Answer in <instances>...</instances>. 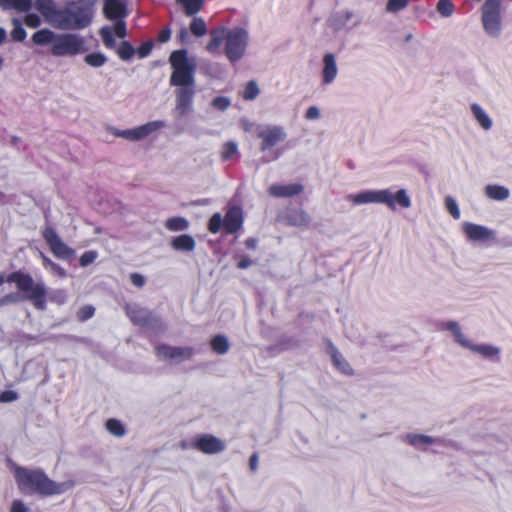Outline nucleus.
<instances>
[{"instance_id":"obj_57","label":"nucleus","mask_w":512,"mask_h":512,"mask_svg":"<svg viewBox=\"0 0 512 512\" xmlns=\"http://www.w3.org/2000/svg\"><path fill=\"white\" fill-rule=\"evenodd\" d=\"M252 264H253V261L249 257L243 256L237 262V268L246 269V268L250 267Z\"/></svg>"},{"instance_id":"obj_51","label":"nucleus","mask_w":512,"mask_h":512,"mask_svg":"<svg viewBox=\"0 0 512 512\" xmlns=\"http://www.w3.org/2000/svg\"><path fill=\"white\" fill-rule=\"evenodd\" d=\"M18 399V394L13 390H5L0 394V401L3 403L13 402Z\"/></svg>"},{"instance_id":"obj_48","label":"nucleus","mask_w":512,"mask_h":512,"mask_svg":"<svg viewBox=\"0 0 512 512\" xmlns=\"http://www.w3.org/2000/svg\"><path fill=\"white\" fill-rule=\"evenodd\" d=\"M445 206L453 218H455V219L460 218V210L458 208L457 203L455 202V200L453 198L447 197L445 199Z\"/></svg>"},{"instance_id":"obj_16","label":"nucleus","mask_w":512,"mask_h":512,"mask_svg":"<svg viewBox=\"0 0 512 512\" xmlns=\"http://www.w3.org/2000/svg\"><path fill=\"white\" fill-rule=\"evenodd\" d=\"M243 224L242 210L238 206L229 208L224 216V230L227 234L238 232Z\"/></svg>"},{"instance_id":"obj_8","label":"nucleus","mask_w":512,"mask_h":512,"mask_svg":"<svg viewBox=\"0 0 512 512\" xmlns=\"http://www.w3.org/2000/svg\"><path fill=\"white\" fill-rule=\"evenodd\" d=\"M42 236L55 257L70 259L74 256V250L62 241L53 227H45Z\"/></svg>"},{"instance_id":"obj_7","label":"nucleus","mask_w":512,"mask_h":512,"mask_svg":"<svg viewBox=\"0 0 512 512\" xmlns=\"http://www.w3.org/2000/svg\"><path fill=\"white\" fill-rule=\"evenodd\" d=\"M50 51L55 57L76 56L87 51L86 41L74 33L57 34Z\"/></svg>"},{"instance_id":"obj_15","label":"nucleus","mask_w":512,"mask_h":512,"mask_svg":"<svg viewBox=\"0 0 512 512\" xmlns=\"http://www.w3.org/2000/svg\"><path fill=\"white\" fill-rule=\"evenodd\" d=\"M463 230L466 236L472 241H488L495 239L493 230L474 223H465Z\"/></svg>"},{"instance_id":"obj_3","label":"nucleus","mask_w":512,"mask_h":512,"mask_svg":"<svg viewBox=\"0 0 512 512\" xmlns=\"http://www.w3.org/2000/svg\"><path fill=\"white\" fill-rule=\"evenodd\" d=\"M209 34L210 41L206 45L209 53H216L225 41V54L230 62H237L244 56L248 45V33L244 28L217 27L211 29Z\"/></svg>"},{"instance_id":"obj_14","label":"nucleus","mask_w":512,"mask_h":512,"mask_svg":"<svg viewBox=\"0 0 512 512\" xmlns=\"http://www.w3.org/2000/svg\"><path fill=\"white\" fill-rule=\"evenodd\" d=\"M156 354L161 359L184 361L193 356L194 350L192 347H173L162 344L156 347Z\"/></svg>"},{"instance_id":"obj_43","label":"nucleus","mask_w":512,"mask_h":512,"mask_svg":"<svg viewBox=\"0 0 512 512\" xmlns=\"http://www.w3.org/2000/svg\"><path fill=\"white\" fill-rule=\"evenodd\" d=\"M238 154V147L237 144L233 141H228L223 145L222 151H221V159L223 161L230 160L234 156Z\"/></svg>"},{"instance_id":"obj_64","label":"nucleus","mask_w":512,"mask_h":512,"mask_svg":"<svg viewBox=\"0 0 512 512\" xmlns=\"http://www.w3.org/2000/svg\"><path fill=\"white\" fill-rule=\"evenodd\" d=\"M280 155H281V151L277 150V151H275V152L273 153V157H272V158H270V159H265L264 161H265V162H269L270 160H276V159H278V158L280 157Z\"/></svg>"},{"instance_id":"obj_39","label":"nucleus","mask_w":512,"mask_h":512,"mask_svg":"<svg viewBox=\"0 0 512 512\" xmlns=\"http://www.w3.org/2000/svg\"><path fill=\"white\" fill-rule=\"evenodd\" d=\"M84 61L91 67H101L107 62V57L100 52H94L87 54L84 57Z\"/></svg>"},{"instance_id":"obj_10","label":"nucleus","mask_w":512,"mask_h":512,"mask_svg":"<svg viewBox=\"0 0 512 512\" xmlns=\"http://www.w3.org/2000/svg\"><path fill=\"white\" fill-rule=\"evenodd\" d=\"M257 136L261 140L260 150L265 152L270 151L277 144L283 142L287 134L281 126L268 125L260 129Z\"/></svg>"},{"instance_id":"obj_59","label":"nucleus","mask_w":512,"mask_h":512,"mask_svg":"<svg viewBox=\"0 0 512 512\" xmlns=\"http://www.w3.org/2000/svg\"><path fill=\"white\" fill-rule=\"evenodd\" d=\"M50 270L61 278L66 277V271L59 264L54 263Z\"/></svg>"},{"instance_id":"obj_30","label":"nucleus","mask_w":512,"mask_h":512,"mask_svg":"<svg viewBox=\"0 0 512 512\" xmlns=\"http://www.w3.org/2000/svg\"><path fill=\"white\" fill-rule=\"evenodd\" d=\"M445 328L453 333L457 343L463 347L469 346V341L465 338L457 322L448 321L445 323Z\"/></svg>"},{"instance_id":"obj_5","label":"nucleus","mask_w":512,"mask_h":512,"mask_svg":"<svg viewBox=\"0 0 512 512\" xmlns=\"http://www.w3.org/2000/svg\"><path fill=\"white\" fill-rule=\"evenodd\" d=\"M350 198L356 205L365 203H383L391 210H396L397 206H400L401 208H409L411 206L410 197L404 189L398 190L395 194H392L388 189L364 191L356 195H351Z\"/></svg>"},{"instance_id":"obj_45","label":"nucleus","mask_w":512,"mask_h":512,"mask_svg":"<svg viewBox=\"0 0 512 512\" xmlns=\"http://www.w3.org/2000/svg\"><path fill=\"white\" fill-rule=\"evenodd\" d=\"M95 314V308L92 305H84L77 312V319L80 322L87 321L92 318Z\"/></svg>"},{"instance_id":"obj_9","label":"nucleus","mask_w":512,"mask_h":512,"mask_svg":"<svg viewBox=\"0 0 512 512\" xmlns=\"http://www.w3.org/2000/svg\"><path fill=\"white\" fill-rule=\"evenodd\" d=\"M125 312L130 321L141 327H156L160 319L153 312L137 304H126Z\"/></svg>"},{"instance_id":"obj_63","label":"nucleus","mask_w":512,"mask_h":512,"mask_svg":"<svg viewBox=\"0 0 512 512\" xmlns=\"http://www.w3.org/2000/svg\"><path fill=\"white\" fill-rule=\"evenodd\" d=\"M188 37V31L185 28H182L178 34L179 40L183 43L186 41Z\"/></svg>"},{"instance_id":"obj_37","label":"nucleus","mask_w":512,"mask_h":512,"mask_svg":"<svg viewBox=\"0 0 512 512\" xmlns=\"http://www.w3.org/2000/svg\"><path fill=\"white\" fill-rule=\"evenodd\" d=\"M406 439L407 442L414 447H419L421 445H429L435 442V440L432 437L422 434H408L406 436Z\"/></svg>"},{"instance_id":"obj_42","label":"nucleus","mask_w":512,"mask_h":512,"mask_svg":"<svg viewBox=\"0 0 512 512\" xmlns=\"http://www.w3.org/2000/svg\"><path fill=\"white\" fill-rule=\"evenodd\" d=\"M436 9L441 16L449 17L453 14L455 5L451 0H439Z\"/></svg>"},{"instance_id":"obj_35","label":"nucleus","mask_w":512,"mask_h":512,"mask_svg":"<svg viewBox=\"0 0 512 512\" xmlns=\"http://www.w3.org/2000/svg\"><path fill=\"white\" fill-rule=\"evenodd\" d=\"M105 427L108 432L116 437H122L125 435L124 425L117 419H108L105 423Z\"/></svg>"},{"instance_id":"obj_52","label":"nucleus","mask_w":512,"mask_h":512,"mask_svg":"<svg viewBox=\"0 0 512 512\" xmlns=\"http://www.w3.org/2000/svg\"><path fill=\"white\" fill-rule=\"evenodd\" d=\"M130 280H131V283L138 288H141L145 285V278L143 275H141L139 273H136V272L131 273Z\"/></svg>"},{"instance_id":"obj_12","label":"nucleus","mask_w":512,"mask_h":512,"mask_svg":"<svg viewBox=\"0 0 512 512\" xmlns=\"http://www.w3.org/2000/svg\"><path fill=\"white\" fill-rule=\"evenodd\" d=\"M115 24L113 27L111 26H103L99 30V35L101 37V40L104 44V46L107 49H115L116 48V41L114 36H117L118 38H124L127 35V28L126 23L124 19H118L114 20Z\"/></svg>"},{"instance_id":"obj_47","label":"nucleus","mask_w":512,"mask_h":512,"mask_svg":"<svg viewBox=\"0 0 512 512\" xmlns=\"http://www.w3.org/2000/svg\"><path fill=\"white\" fill-rule=\"evenodd\" d=\"M98 257V253L94 250L85 251L79 259V264L81 267H86L93 263Z\"/></svg>"},{"instance_id":"obj_33","label":"nucleus","mask_w":512,"mask_h":512,"mask_svg":"<svg viewBox=\"0 0 512 512\" xmlns=\"http://www.w3.org/2000/svg\"><path fill=\"white\" fill-rule=\"evenodd\" d=\"M116 53L121 60L128 61L135 55L136 49L129 41H122L118 46Z\"/></svg>"},{"instance_id":"obj_24","label":"nucleus","mask_w":512,"mask_h":512,"mask_svg":"<svg viewBox=\"0 0 512 512\" xmlns=\"http://www.w3.org/2000/svg\"><path fill=\"white\" fill-rule=\"evenodd\" d=\"M195 240L188 234H182L172 240V247L178 251H193L195 248Z\"/></svg>"},{"instance_id":"obj_28","label":"nucleus","mask_w":512,"mask_h":512,"mask_svg":"<svg viewBox=\"0 0 512 512\" xmlns=\"http://www.w3.org/2000/svg\"><path fill=\"white\" fill-rule=\"evenodd\" d=\"M471 110L473 112L474 117L476 118V120L483 129L488 130L491 128V119L478 104H472Z\"/></svg>"},{"instance_id":"obj_6","label":"nucleus","mask_w":512,"mask_h":512,"mask_svg":"<svg viewBox=\"0 0 512 512\" xmlns=\"http://www.w3.org/2000/svg\"><path fill=\"white\" fill-rule=\"evenodd\" d=\"M6 281L15 283L18 290L25 294V299L30 300L36 309L46 308V288L42 283H35L30 274L14 271L7 276Z\"/></svg>"},{"instance_id":"obj_34","label":"nucleus","mask_w":512,"mask_h":512,"mask_svg":"<svg viewBox=\"0 0 512 512\" xmlns=\"http://www.w3.org/2000/svg\"><path fill=\"white\" fill-rule=\"evenodd\" d=\"M183 11L187 16H194L202 10L204 6V0H186L181 4Z\"/></svg>"},{"instance_id":"obj_25","label":"nucleus","mask_w":512,"mask_h":512,"mask_svg":"<svg viewBox=\"0 0 512 512\" xmlns=\"http://www.w3.org/2000/svg\"><path fill=\"white\" fill-rule=\"evenodd\" d=\"M32 5V0H0V6L5 10L14 9L18 12H28Z\"/></svg>"},{"instance_id":"obj_32","label":"nucleus","mask_w":512,"mask_h":512,"mask_svg":"<svg viewBox=\"0 0 512 512\" xmlns=\"http://www.w3.org/2000/svg\"><path fill=\"white\" fill-rule=\"evenodd\" d=\"M467 348L486 358H492L499 354V349L491 345H473L469 342V346Z\"/></svg>"},{"instance_id":"obj_38","label":"nucleus","mask_w":512,"mask_h":512,"mask_svg":"<svg viewBox=\"0 0 512 512\" xmlns=\"http://www.w3.org/2000/svg\"><path fill=\"white\" fill-rule=\"evenodd\" d=\"M259 94L260 89L258 87V84L256 83V81L251 80L246 84L242 92V98L246 101H251L256 99Z\"/></svg>"},{"instance_id":"obj_11","label":"nucleus","mask_w":512,"mask_h":512,"mask_svg":"<svg viewBox=\"0 0 512 512\" xmlns=\"http://www.w3.org/2000/svg\"><path fill=\"white\" fill-rule=\"evenodd\" d=\"M191 447L204 454H217L226 448L225 442L212 434H199L191 441Z\"/></svg>"},{"instance_id":"obj_44","label":"nucleus","mask_w":512,"mask_h":512,"mask_svg":"<svg viewBox=\"0 0 512 512\" xmlns=\"http://www.w3.org/2000/svg\"><path fill=\"white\" fill-rule=\"evenodd\" d=\"M409 4V0H388L386 10L391 13H396L405 9Z\"/></svg>"},{"instance_id":"obj_40","label":"nucleus","mask_w":512,"mask_h":512,"mask_svg":"<svg viewBox=\"0 0 512 512\" xmlns=\"http://www.w3.org/2000/svg\"><path fill=\"white\" fill-rule=\"evenodd\" d=\"M221 228L224 229V218H222L220 213H215L209 219L208 230L212 234H217Z\"/></svg>"},{"instance_id":"obj_2","label":"nucleus","mask_w":512,"mask_h":512,"mask_svg":"<svg viewBox=\"0 0 512 512\" xmlns=\"http://www.w3.org/2000/svg\"><path fill=\"white\" fill-rule=\"evenodd\" d=\"M11 470L19 491L24 495L42 497L62 494L74 486V481L62 483L50 479L40 468H27L12 463Z\"/></svg>"},{"instance_id":"obj_4","label":"nucleus","mask_w":512,"mask_h":512,"mask_svg":"<svg viewBox=\"0 0 512 512\" xmlns=\"http://www.w3.org/2000/svg\"><path fill=\"white\" fill-rule=\"evenodd\" d=\"M92 20V9L84 2H69L67 7L60 9L56 28L62 30H80L88 27Z\"/></svg>"},{"instance_id":"obj_13","label":"nucleus","mask_w":512,"mask_h":512,"mask_svg":"<svg viewBox=\"0 0 512 512\" xmlns=\"http://www.w3.org/2000/svg\"><path fill=\"white\" fill-rule=\"evenodd\" d=\"M164 123L161 121H153L148 122L146 124L140 125L133 129L127 130H116L114 132L115 136L125 138L130 141H139L150 135L152 132L162 128Z\"/></svg>"},{"instance_id":"obj_18","label":"nucleus","mask_w":512,"mask_h":512,"mask_svg":"<svg viewBox=\"0 0 512 512\" xmlns=\"http://www.w3.org/2000/svg\"><path fill=\"white\" fill-rule=\"evenodd\" d=\"M35 8L41 13L47 22L56 28L59 11L53 0H36Z\"/></svg>"},{"instance_id":"obj_36","label":"nucleus","mask_w":512,"mask_h":512,"mask_svg":"<svg viewBox=\"0 0 512 512\" xmlns=\"http://www.w3.org/2000/svg\"><path fill=\"white\" fill-rule=\"evenodd\" d=\"M188 221L183 217H171L167 219L165 226L170 231H183L188 228Z\"/></svg>"},{"instance_id":"obj_50","label":"nucleus","mask_w":512,"mask_h":512,"mask_svg":"<svg viewBox=\"0 0 512 512\" xmlns=\"http://www.w3.org/2000/svg\"><path fill=\"white\" fill-rule=\"evenodd\" d=\"M24 23L30 28H37L41 25V19L37 14L29 13L25 16Z\"/></svg>"},{"instance_id":"obj_27","label":"nucleus","mask_w":512,"mask_h":512,"mask_svg":"<svg viewBox=\"0 0 512 512\" xmlns=\"http://www.w3.org/2000/svg\"><path fill=\"white\" fill-rule=\"evenodd\" d=\"M485 192L490 199L496 201L506 200L510 195L509 189L500 185H487Z\"/></svg>"},{"instance_id":"obj_21","label":"nucleus","mask_w":512,"mask_h":512,"mask_svg":"<svg viewBox=\"0 0 512 512\" xmlns=\"http://www.w3.org/2000/svg\"><path fill=\"white\" fill-rule=\"evenodd\" d=\"M329 354L331 356V360L333 365L343 374L345 375H353L354 371L348 361L343 357V355L338 351V349L330 343L329 345Z\"/></svg>"},{"instance_id":"obj_62","label":"nucleus","mask_w":512,"mask_h":512,"mask_svg":"<svg viewBox=\"0 0 512 512\" xmlns=\"http://www.w3.org/2000/svg\"><path fill=\"white\" fill-rule=\"evenodd\" d=\"M245 246L248 248V249H251V250H254L256 249L257 247V239L253 238V237H249L245 240Z\"/></svg>"},{"instance_id":"obj_29","label":"nucleus","mask_w":512,"mask_h":512,"mask_svg":"<svg viewBox=\"0 0 512 512\" xmlns=\"http://www.w3.org/2000/svg\"><path fill=\"white\" fill-rule=\"evenodd\" d=\"M211 348L217 354L223 355L229 350V342L223 335H216L211 339Z\"/></svg>"},{"instance_id":"obj_55","label":"nucleus","mask_w":512,"mask_h":512,"mask_svg":"<svg viewBox=\"0 0 512 512\" xmlns=\"http://www.w3.org/2000/svg\"><path fill=\"white\" fill-rule=\"evenodd\" d=\"M320 112L316 106H311L306 110L305 117L308 120H314L319 118Z\"/></svg>"},{"instance_id":"obj_20","label":"nucleus","mask_w":512,"mask_h":512,"mask_svg":"<svg viewBox=\"0 0 512 512\" xmlns=\"http://www.w3.org/2000/svg\"><path fill=\"white\" fill-rule=\"evenodd\" d=\"M103 13L108 20L124 19L127 16L123 0H104Z\"/></svg>"},{"instance_id":"obj_60","label":"nucleus","mask_w":512,"mask_h":512,"mask_svg":"<svg viewBox=\"0 0 512 512\" xmlns=\"http://www.w3.org/2000/svg\"><path fill=\"white\" fill-rule=\"evenodd\" d=\"M249 466L252 471H256L258 467V454L253 453L249 459Z\"/></svg>"},{"instance_id":"obj_19","label":"nucleus","mask_w":512,"mask_h":512,"mask_svg":"<svg viewBox=\"0 0 512 512\" xmlns=\"http://www.w3.org/2000/svg\"><path fill=\"white\" fill-rule=\"evenodd\" d=\"M282 217L285 224L289 226L304 227L310 223V216L303 209L288 208Z\"/></svg>"},{"instance_id":"obj_1","label":"nucleus","mask_w":512,"mask_h":512,"mask_svg":"<svg viewBox=\"0 0 512 512\" xmlns=\"http://www.w3.org/2000/svg\"><path fill=\"white\" fill-rule=\"evenodd\" d=\"M172 68L170 85L176 87V111L180 115H186L192 107L196 93L195 72L196 63L188 57L185 49L175 50L169 56Z\"/></svg>"},{"instance_id":"obj_56","label":"nucleus","mask_w":512,"mask_h":512,"mask_svg":"<svg viewBox=\"0 0 512 512\" xmlns=\"http://www.w3.org/2000/svg\"><path fill=\"white\" fill-rule=\"evenodd\" d=\"M171 37V29L169 27L163 28L158 34V41L160 43L167 42Z\"/></svg>"},{"instance_id":"obj_53","label":"nucleus","mask_w":512,"mask_h":512,"mask_svg":"<svg viewBox=\"0 0 512 512\" xmlns=\"http://www.w3.org/2000/svg\"><path fill=\"white\" fill-rule=\"evenodd\" d=\"M501 0H486L483 11H499Z\"/></svg>"},{"instance_id":"obj_26","label":"nucleus","mask_w":512,"mask_h":512,"mask_svg":"<svg viewBox=\"0 0 512 512\" xmlns=\"http://www.w3.org/2000/svg\"><path fill=\"white\" fill-rule=\"evenodd\" d=\"M56 33H54L53 31L49 30V29H41V30H38L36 31L33 35H32V42L36 45H47V44H51V46L54 44V41H55V38H56Z\"/></svg>"},{"instance_id":"obj_17","label":"nucleus","mask_w":512,"mask_h":512,"mask_svg":"<svg viewBox=\"0 0 512 512\" xmlns=\"http://www.w3.org/2000/svg\"><path fill=\"white\" fill-rule=\"evenodd\" d=\"M303 190V185L299 183L273 184L268 188V194L274 198H290L301 194Z\"/></svg>"},{"instance_id":"obj_46","label":"nucleus","mask_w":512,"mask_h":512,"mask_svg":"<svg viewBox=\"0 0 512 512\" xmlns=\"http://www.w3.org/2000/svg\"><path fill=\"white\" fill-rule=\"evenodd\" d=\"M154 48V41L153 40H147L145 42H142L141 45L136 49V54L139 58H145L152 52Z\"/></svg>"},{"instance_id":"obj_49","label":"nucleus","mask_w":512,"mask_h":512,"mask_svg":"<svg viewBox=\"0 0 512 512\" xmlns=\"http://www.w3.org/2000/svg\"><path fill=\"white\" fill-rule=\"evenodd\" d=\"M212 106L217 110L224 111L230 106V100L227 97L218 96L213 99Z\"/></svg>"},{"instance_id":"obj_22","label":"nucleus","mask_w":512,"mask_h":512,"mask_svg":"<svg viewBox=\"0 0 512 512\" xmlns=\"http://www.w3.org/2000/svg\"><path fill=\"white\" fill-rule=\"evenodd\" d=\"M483 26L489 34H497L500 30V16L499 11H483L482 13Z\"/></svg>"},{"instance_id":"obj_23","label":"nucleus","mask_w":512,"mask_h":512,"mask_svg":"<svg viewBox=\"0 0 512 512\" xmlns=\"http://www.w3.org/2000/svg\"><path fill=\"white\" fill-rule=\"evenodd\" d=\"M323 63V82L325 84H329L333 82L337 76V65L334 55L331 53L325 54L323 58Z\"/></svg>"},{"instance_id":"obj_54","label":"nucleus","mask_w":512,"mask_h":512,"mask_svg":"<svg viewBox=\"0 0 512 512\" xmlns=\"http://www.w3.org/2000/svg\"><path fill=\"white\" fill-rule=\"evenodd\" d=\"M28 507L21 500H14L10 512H28Z\"/></svg>"},{"instance_id":"obj_31","label":"nucleus","mask_w":512,"mask_h":512,"mask_svg":"<svg viewBox=\"0 0 512 512\" xmlns=\"http://www.w3.org/2000/svg\"><path fill=\"white\" fill-rule=\"evenodd\" d=\"M189 30L195 37H203L207 33L206 22L201 17H194L189 25Z\"/></svg>"},{"instance_id":"obj_41","label":"nucleus","mask_w":512,"mask_h":512,"mask_svg":"<svg viewBox=\"0 0 512 512\" xmlns=\"http://www.w3.org/2000/svg\"><path fill=\"white\" fill-rule=\"evenodd\" d=\"M13 29L11 31V37L13 40L21 42L24 41L27 34L25 29L22 26V23L19 19L14 18L12 20Z\"/></svg>"},{"instance_id":"obj_58","label":"nucleus","mask_w":512,"mask_h":512,"mask_svg":"<svg viewBox=\"0 0 512 512\" xmlns=\"http://www.w3.org/2000/svg\"><path fill=\"white\" fill-rule=\"evenodd\" d=\"M18 301V295L15 293H10L1 298L2 304L16 303Z\"/></svg>"},{"instance_id":"obj_61","label":"nucleus","mask_w":512,"mask_h":512,"mask_svg":"<svg viewBox=\"0 0 512 512\" xmlns=\"http://www.w3.org/2000/svg\"><path fill=\"white\" fill-rule=\"evenodd\" d=\"M40 256L42 259V264L45 268H51L52 265L55 263L50 258H48L44 253L40 252Z\"/></svg>"}]
</instances>
